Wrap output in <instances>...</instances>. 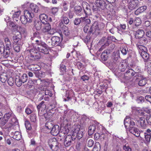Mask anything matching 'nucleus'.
I'll use <instances>...</instances> for the list:
<instances>
[{"label": "nucleus", "instance_id": "nucleus-42", "mask_svg": "<svg viewBox=\"0 0 151 151\" xmlns=\"http://www.w3.org/2000/svg\"><path fill=\"white\" fill-rule=\"evenodd\" d=\"M83 18L82 23L89 24L91 22L90 20L86 17H82Z\"/></svg>", "mask_w": 151, "mask_h": 151}, {"label": "nucleus", "instance_id": "nucleus-6", "mask_svg": "<svg viewBox=\"0 0 151 151\" xmlns=\"http://www.w3.org/2000/svg\"><path fill=\"white\" fill-rule=\"evenodd\" d=\"M105 27L104 24L102 22H95L90 27V32H94L97 30L102 29Z\"/></svg>", "mask_w": 151, "mask_h": 151}, {"label": "nucleus", "instance_id": "nucleus-5", "mask_svg": "<svg viewBox=\"0 0 151 151\" xmlns=\"http://www.w3.org/2000/svg\"><path fill=\"white\" fill-rule=\"evenodd\" d=\"M5 46L4 47V54L5 58L8 57L10 53V50L12 48L10 41L8 38L4 39Z\"/></svg>", "mask_w": 151, "mask_h": 151}, {"label": "nucleus", "instance_id": "nucleus-17", "mask_svg": "<svg viewBox=\"0 0 151 151\" xmlns=\"http://www.w3.org/2000/svg\"><path fill=\"white\" fill-rule=\"evenodd\" d=\"M60 130L59 126L58 125H56L52 127L50 133L51 134L54 136H56L59 133Z\"/></svg>", "mask_w": 151, "mask_h": 151}, {"label": "nucleus", "instance_id": "nucleus-64", "mask_svg": "<svg viewBox=\"0 0 151 151\" xmlns=\"http://www.w3.org/2000/svg\"><path fill=\"white\" fill-rule=\"evenodd\" d=\"M123 148L125 151H131V149L128 145H125L124 146Z\"/></svg>", "mask_w": 151, "mask_h": 151}, {"label": "nucleus", "instance_id": "nucleus-35", "mask_svg": "<svg viewBox=\"0 0 151 151\" xmlns=\"http://www.w3.org/2000/svg\"><path fill=\"white\" fill-rule=\"evenodd\" d=\"M21 82L23 83L26 82L28 80V76L27 74H24L20 78Z\"/></svg>", "mask_w": 151, "mask_h": 151}, {"label": "nucleus", "instance_id": "nucleus-49", "mask_svg": "<svg viewBox=\"0 0 151 151\" xmlns=\"http://www.w3.org/2000/svg\"><path fill=\"white\" fill-rule=\"evenodd\" d=\"M14 81L12 77H10L8 80V83L9 85L10 86H12L14 83Z\"/></svg>", "mask_w": 151, "mask_h": 151}, {"label": "nucleus", "instance_id": "nucleus-18", "mask_svg": "<svg viewBox=\"0 0 151 151\" xmlns=\"http://www.w3.org/2000/svg\"><path fill=\"white\" fill-rule=\"evenodd\" d=\"M51 41L52 45L54 46L56 45H58L59 43L60 38L57 36H54L52 37Z\"/></svg>", "mask_w": 151, "mask_h": 151}, {"label": "nucleus", "instance_id": "nucleus-52", "mask_svg": "<svg viewBox=\"0 0 151 151\" xmlns=\"http://www.w3.org/2000/svg\"><path fill=\"white\" fill-rule=\"evenodd\" d=\"M60 70L62 74H63L66 71V67L65 65H61L60 68Z\"/></svg>", "mask_w": 151, "mask_h": 151}, {"label": "nucleus", "instance_id": "nucleus-8", "mask_svg": "<svg viewBox=\"0 0 151 151\" xmlns=\"http://www.w3.org/2000/svg\"><path fill=\"white\" fill-rule=\"evenodd\" d=\"M30 53L29 57L31 60H35L40 58L41 57L40 53L38 52V50H37L35 48L29 50H27Z\"/></svg>", "mask_w": 151, "mask_h": 151}, {"label": "nucleus", "instance_id": "nucleus-39", "mask_svg": "<svg viewBox=\"0 0 151 151\" xmlns=\"http://www.w3.org/2000/svg\"><path fill=\"white\" fill-rule=\"evenodd\" d=\"M73 96V91L72 90H70L68 92V94H66L68 99L66 100L65 99V101H68L71 99V97Z\"/></svg>", "mask_w": 151, "mask_h": 151}, {"label": "nucleus", "instance_id": "nucleus-63", "mask_svg": "<svg viewBox=\"0 0 151 151\" xmlns=\"http://www.w3.org/2000/svg\"><path fill=\"white\" fill-rule=\"evenodd\" d=\"M144 135L151 136V130L149 129H147L144 132Z\"/></svg>", "mask_w": 151, "mask_h": 151}, {"label": "nucleus", "instance_id": "nucleus-43", "mask_svg": "<svg viewBox=\"0 0 151 151\" xmlns=\"http://www.w3.org/2000/svg\"><path fill=\"white\" fill-rule=\"evenodd\" d=\"M120 50L122 53L124 55H126L128 52L127 48L126 47H122L121 48Z\"/></svg>", "mask_w": 151, "mask_h": 151}, {"label": "nucleus", "instance_id": "nucleus-9", "mask_svg": "<svg viewBox=\"0 0 151 151\" xmlns=\"http://www.w3.org/2000/svg\"><path fill=\"white\" fill-rule=\"evenodd\" d=\"M48 145L53 151H57L59 149L58 143L55 138L49 139L47 142Z\"/></svg>", "mask_w": 151, "mask_h": 151}, {"label": "nucleus", "instance_id": "nucleus-23", "mask_svg": "<svg viewBox=\"0 0 151 151\" xmlns=\"http://www.w3.org/2000/svg\"><path fill=\"white\" fill-rule=\"evenodd\" d=\"M144 31L142 29H138L136 31L135 36L136 38H139L143 37L144 34Z\"/></svg>", "mask_w": 151, "mask_h": 151}, {"label": "nucleus", "instance_id": "nucleus-7", "mask_svg": "<svg viewBox=\"0 0 151 151\" xmlns=\"http://www.w3.org/2000/svg\"><path fill=\"white\" fill-rule=\"evenodd\" d=\"M42 30L43 32H47L50 35H53L56 32L54 28H51L50 24L48 23L43 24Z\"/></svg>", "mask_w": 151, "mask_h": 151}, {"label": "nucleus", "instance_id": "nucleus-19", "mask_svg": "<svg viewBox=\"0 0 151 151\" xmlns=\"http://www.w3.org/2000/svg\"><path fill=\"white\" fill-rule=\"evenodd\" d=\"M129 129L130 132L133 134L135 136L138 137L139 136V132L137 128L135 127H132L131 128H129Z\"/></svg>", "mask_w": 151, "mask_h": 151}, {"label": "nucleus", "instance_id": "nucleus-3", "mask_svg": "<svg viewBox=\"0 0 151 151\" xmlns=\"http://www.w3.org/2000/svg\"><path fill=\"white\" fill-rule=\"evenodd\" d=\"M24 15L21 16L20 20L22 24H25L28 22H29L32 21L34 14L33 13L27 10L24 11Z\"/></svg>", "mask_w": 151, "mask_h": 151}, {"label": "nucleus", "instance_id": "nucleus-15", "mask_svg": "<svg viewBox=\"0 0 151 151\" xmlns=\"http://www.w3.org/2000/svg\"><path fill=\"white\" fill-rule=\"evenodd\" d=\"M95 5L97 7L104 9L106 4L104 0H96Z\"/></svg>", "mask_w": 151, "mask_h": 151}, {"label": "nucleus", "instance_id": "nucleus-20", "mask_svg": "<svg viewBox=\"0 0 151 151\" xmlns=\"http://www.w3.org/2000/svg\"><path fill=\"white\" fill-rule=\"evenodd\" d=\"M34 25L36 29L37 30H39L41 29L42 27L43 23L41 21L36 20L34 22Z\"/></svg>", "mask_w": 151, "mask_h": 151}, {"label": "nucleus", "instance_id": "nucleus-29", "mask_svg": "<svg viewBox=\"0 0 151 151\" xmlns=\"http://www.w3.org/2000/svg\"><path fill=\"white\" fill-rule=\"evenodd\" d=\"M147 83V79L145 78L142 77L138 82V85L139 86H145Z\"/></svg>", "mask_w": 151, "mask_h": 151}, {"label": "nucleus", "instance_id": "nucleus-22", "mask_svg": "<svg viewBox=\"0 0 151 151\" xmlns=\"http://www.w3.org/2000/svg\"><path fill=\"white\" fill-rule=\"evenodd\" d=\"M11 134L13 135V138L17 140H19L21 138V134L19 132H12Z\"/></svg>", "mask_w": 151, "mask_h": 151}, {"label": "nucleus", "instance_id": "nucleus-56", "mask_svg": "<svg viewBox=\"0 0 151 151\" xmlns=\"http://www.w3.org/2000/svg\"><path fill=\"white\" fill-rule=\"evenodd\" d=\"M144 101V99L142 96L138 97L137 99V101L138 103H142Z\"/></svg>", "mask_w": 151, "mask_h": 151}, {"label": "nucleus", "instance_id": "nucleus-1", "mask_svg": "<svg viewBox=\"0 0 151 151\" xmlns=\"http://www.w3.org/2000/svg\"><path fill=\"white\" fill-rule=\"evenodd\" d=\"M80 127L79 125H74L70 128V126L67 124L65 127H62L61 133L65 134L69 132L71 134H72L73 136L75 137V139L77 137L78 139H80L83 137V130H80Z\"/></svg>", "mask_w": 151, "mask_h": 151}, {"label": "nucleus", "instance_id": "nucleus-55", "mask_svg": "<svg viewBox=\"0 0 151 151\" xmlns=\"http://www.w3.org/2000/svg\"><path fill=\"white\" fill-rule=\"evenodd\" d=\"M145 135V138L146 143H149L150 141L151 136L149 135Z\"/></svg>", "mask_w": 151, "mask_h": 151}, {"label": "nucleus", "instance_id": "nucleus-51", "mask_svg": "<svg viewBox=\"0 0 151 151\" xmlns=\"http://www.w3.org/2000/svg\"><path fill=\"white\" fill-rule=\"evenodd\" d=\"M30 120L32 122H35L36 121V116L35 114H32L30 115Z\"/></svg>", "mask_w": 151, "mask_h": 151}, {"label": "nucleus", "instance_id": "nucleus-36", "mask_svg": "<svg viewBox=\"0 0 151 151\" xmlns=\"http://www.w3.org/2000/svg\"><path fill=\"white\" fill-rule=\"evenodd\" d=\"M15 82L16 85L18 87H20L21 86L22 83L21 82L20 78L19 77L16 78L15 79Z\"/></svg>", "mask_w": 151, "mask_h": 151}, {"label": "nucleus", "instance_id": "nucleus-2", "mask_svg": "<svg viewBox=\"0 0 151 151\" xmlns=\"http://www.w3.org/2000/svg\"><path fill=\"white\" fill-rule=\"evenodd\" d=\"M33 40L35 42V49L38 50L39 51L42 52L44 54H47L49 53V48L47 45L44 42H41L36 39V38H34Z\"/></svg>", "mask_w": 151, "mask_h": 151}, {"label": "nucleus", "instance_id": "nucleus-26", "mask_svg": "<svg viewBox=\"0 0 151 151\" xmlns=\"http://www.w3.org/2000/svg\"><path fill=\"white\" fill-rule=\"evenodd\" d=\"M136 45L139 50V52L140 54L141 52L147 51V48L143 45L137 44Z\"/></svg>", "mask_w": 151, "mask_h": 151}, {"label": "nucleus", "instance_id": "nucleus-16", "mask_svg": "<svg viewBox=\"0 0 151 151\" xmlns=\"http://www.w3.org/2000/svg\"><path fill=\"white\" fill-rule=\"evenodd\" d=\"M9 18V17H7L6 19H5V20L6 22L10 27H12V30H14V31H17V32L18 30L19 26H18L17 24H15L14 23L12 22H9V21H7L6 19H8Z\"/></svg>", "mask_w": 151, "mask_h": 151}, {"label": "nucleus", "instance_id": "nucleus-53", "mask_svg": "<svg viewBox=\"0 0 151 151\" xmlns=\"http://www.w3.org/2000/svg\"><path fill=\"white\" fill-rule=\"evenodd\" d=\"M25 127L26 129L28 130H30L31 128V127L30 123L28 121H26L25 123Z\"/></svg>", "mask_w": 151, "mask_h": 151}, {"label": "nucleus", "instance_id": "nucleus-47", "mask_svg": "<svg viewBox=\"0 0 151 151\" xmlns=\"http://www.w3.org/2000/svg\"><path fill=\"white\" fill-rule=\"evenodd\" d=\"M141 21L140 18L137 17L134 21V23L136 26H138L141 23Z\"/></svg>", "mask_w": 151, "mask_h": 151}, {"label": "nucleus", "instance_id": "nucleus-34", "mask_svg": "<svg viewBox=\"0 0 151 151\" xmlns=\"http://www.w3.org/2000/svg\"><path fill=\"white\" fill-rule=\"evenodd\" d=\"M83 18L82 17L80 18H75L74 21V23L75 25H79L81 23H82Z\"/></svg>", "mask_w": 151, "mask_h": 151}, {"label": "nucleus", "instance_id": "nucleus-14", "mask_svg": "<svg viewBox=\"0 0 151 151\" xmlns=\"http://www.w3.org/2000/svg\"><path fill=\"white\" fill-rule=\"evenodd\" d=\"M138 0H130L128 3V7L130 9L133 10L137 7Z\"/></svg>", "mask_w": 151, "mask_h": 151}, {"label": "nucleus", "instance_id": "nucleus-12", "mask_svg": "<svg viewBox=\"0 0 151 151\" xmlns=\"http://www.w3.org/2000/svg\"><path fill=\"white\" fill-rule=\"evenodd\" d=\"M22 38V35L20 32H17V33L12 37L14 43L17 44H22V43L21 39Z\"/></svg>", "mask_w": 151, "mask_h": 151}, {"label": "nucleus", "instance_id": "nucleus-62", "mask_svg": "<svg viewBox=\"0 0 151 151\" xmlns=\"http://www.w3.org/2000/svg\"><path fill=\"white\" fill-rule=\"evenodd\" d=\"M20 12H21L19 11L15 12L14 13L13 15V17L14 18L19 17L20 14Z\"/></svg>", "mask_w": 151, "mask_h": 151}, {"label": "nucleus", "instance_id": "nucleus-59", "mask_svg": "<svg viewBox=\"0 0 151 151\" xmlns=\"http://www.w3.org/2000/svg\"><path fill=\"white\" fill-rule=\"evenodd\" d=\"M7 122V121L4 119H3L2 118V120L0 122V127H4L5 125Z\"/></svg>", "mask_w": 151, "mask_h": 151}, {"label": "nucleus", "instance_id": "nucleus-4", "mask_svg": "<svg viewBox=\"0 0 151 151\" xmlns=\"http://www.w3.org/2000/svg\"><path fill=\"white\" fill-rule=\"evenodd\" d=\"M102 127L99 123L96 121H94V124L89 126L88 130V134L91 135L96 131L99 132L102 130Z\"/></svg>", "mask_w": 151, "mask_h": 151}, {"label": "nucleus", "instance_id": "nucleus-30", "mask_svg": "<svg viewBox=\"0 0 151 151\" xmlns=\"http://www.w3.org/2000/svg\"><path fill=\"white\" fill-rule=\"evenodd\" d=\"M108 37L107 38L103 37L101 40V42H102V44H104V46H108L110 42V40Z\"/></svg>", "mask_w": 151, "mask_h": 151}, {"label": "nucleus", "instance_id": "nucleus-41", "mask_svg": "<svg viewBox=\"0 0 151 151\" xmlns=\"http://www.w3.org/2000/svg\"><path fill=\"white\" fill-rule=\"evenodd\" d=\"M53 124L52 121L48 122L45 124V127L48 129H51L52 128Z\"/></svg>", "mask_w": 151, "mask_h": 151}, {"label": "nucleus", "instance_id": "nucleus-21", "mask_svg": "<svg viewBox=\"0 0 151 151\" xmlns=\"http://www.w3.org/2000/svg\"><path fill=\"white\" fill-rule=\"evenodd\" d=\"M123 61H126L125 60H123ZM127 64L125 62L123 61L121 62L119 65L118 69L121 72H124L126 69L127 67Z\"/></svg>", "mask_w": 151, "mask_h": 151}, {"label": "nucleus", "instance_id": "nucleus-44", "mask_svg": "<svg viewBox=\"0 0 151 151\" xmlns=\"http://www.w3.org/2000/svg\"><path fill=\"white\" fill-rule=\"evenodd\" d=\"M64 23L66 24H68L69 22V20L68 17L65 16L64 14L62 17Z\"/></svg>", "mask_w": 151, "mask_h": 151}, {"label": "nucleus", "instance_id": "nucleus-25", "mask_svg": "<svg viewBox=\"0 0 151 151\" xmlns=\"http://www.w3.org/2000/svg\"><path fill=\"white\" fill-rule=\"evenodd\" d=\"M40 21H41L42 23L44 24L46 23L48 21L47 17V15L44 14H41L40 15Z\"/></svg>", "mask_w": 151, "mask_h": 151}, {"label": "nucleus", "instance_id": "nucleus-50", "mask_svg": "<svg viewBox=\"0 0 151 151\" xmlns=\"http://www.w3.org/2000/svg\"><path fill=\"white\" fill-rule=\"evenodd\" d=\"M131 108L132 111L133 112H137L139 113L141 111L140 110L139 108L136 107L135 106H132L131 107Z\"/></svg>", "mask_w": 151, "mask_h": 151}, {"label": "nucleus", "instance_id": "nucleus-10", "mask_svg": "<svg viewBox=\"0 0 151 151\" xmlns=\"http://www.w3.org/2000/svg\"><path fill=\"white\" fill-rule=\"evenodd\" d=\"M71 133L69 132L68 133L65 134H68V135L65 137L64 141V144L66 147H68L71 145L72 142L75 139V137L73 136Z\"/></svg>", "mask_w": 151, "mask_h": 151}, {"label": "nucleus", "instance_id": "nucleus-31", "mask_svg": "<svg viewBox=\"0 0 151 151\" xmlns=\"http://www.w3.org/2000/svg\"><path fill=\"white\" fill-rule=\"evenodd\" d=\"M145 69L148 73L151 75V63L147 62L145 64Z\"/></svg>", "mask_w": 151, "mask_h": 151}, {"label": "nucleus", "instance_id": "nucleus-38", "mask_svg": "<svg viewBox=\"0 0 151 151\" xmlns=\"http://www.w3.org/2000/svg\"><path fill=\"white\" fill-rule=\"evenodd\" d=\"M101 130H99V132L96 131V132L94 135V138L95 140H98L100 139V134Z\"/></svg>", "mask_w": 151, "mask_h": 151}, {"label": "nucleus", "instance_id": "nucleus-60", "mask_svg": "<svg viewBox=\"0 0 151 151\" xmlns=\"http://www.w3.org/2000/svg\"><path fill=\"white\" fill-rule=\"evenodd\" d=\"M84 12L87 15H90L91 14V10L88 7H86V9L84 10Z\"/></svg>", "mask_w": 151, "mask_h": 151}, {"label": "nucleus", "instance_id": "nucleus-48", "mask_svg": "<svg viewBox=\"0 0 151 151\" xmlns=\"http://www.w3.org/2000/svg\"><path fill=\"white\" fill-rule=\"evenodd\" d=\"M22 44H17L15 45L14 46V50L17 52H19L20 50V45Z\"/></svg>", "mask_w": 151, "mask_h": 151}, {"label": "nucleus", "instance_id": "nucleus-11", "mask_svg": "<svg viewBox=\"0 0 151 151\" xmlns=\"http://www.w3.org/2000/svg\"><path fill=\"white\" fill-rule=\"evenodd\" d=\"M124 124L126 128H131L135 125L133 120L129 116H126L124 121Z\"/></svg>", "mask_w": 151, "mask_h": 151}, {"label": "nucleus", "instance_id": "nucleus-37", "mask_svg": "<svg viewBox=\"0 0 151 151\" xmlns=\"http://www.w3.org/2000/svg\"><path fill=\"white\" fill-rule=\"evenodd\" d=\"M44 102L42 101L37 106V108L38 110L40 109V108H42V109H45L46 108V106L44 104Z\"/></svg>", "mask_w": 151, "mask_h": 151}, {"label": "nucleus", "instance_id": "nucleus-24", "mask_svg": "<svg viewBox=\"0 0 151 151\" xmlns=\"http://www.w3.org/2000/svg\"><path fill=\"white\" fill-rule=\"evenodd\" d=\"M32 12L35 13H37L39 10L38 6L36 4L33 3H31L29 6Z\"/></svg>", "mask_w": 151, "mask_h": 151}, {"label": "nucleus", "instance_id": "nucleus-33", "mask_svg": "<svg viewBox=\"0 0 151 151\" xmlns=\"http://www.w3.org/2000/svg\"><path fill=\"white\" fill-rule=\"evenodd\" d=\"M13 114L11 112H9L6 114L4 116L3 118V119L8 121V120L12 119Z\"/></svg>", "mask_w": 151, "mask_h": 151}, {"label": "nucleus", "instance_id": "nucleus-13", "mask_svg": "<svg viewBox=\"0 0 151 151\" xmlns=\"http://www.w3.org/2000/svg\"><path fill=\"white\" fill-rule=\"evenodd\" d=\"M138 125L142 129H145L147 127L146 119L145 118L141 117L137 120Z\"/></svg>", "mask_w": 151, "mask_h": 151}, {"label": "nucleus", "instance_id": "nucleus-32", "mask_svg": "<svg viewBox=\"0 0 151 151\" xmlns=\"http://www.w3.org/2000/svg\"><path fill=\"white\" fill-rule=\"evenodd\" d=\"M140 54L145 61L147 60L149 58V55L146 52V51L141 52Z\"/></svg>", "mask_w": 151, "mask_h": 151}, {"label": "nucleus", "instance_id": "nucleus-45", "mask_svg": "<svg viewBox=\"0 0 151 151\" xmlns=\"http://www.w3.org/2000/svg\"><path fill=\"white\" fill-rule=\"evenodd\" d=\"M7 79V77L6 75H1L0 76V81L2 83H4Z\"/></svg>", "mask_w": 151, "mask_h": 151}, {"label": "nucleus", "instance_id": "nucleus-57", "mask_svg": "<svg viewBox=\"0 0 151 151\" xmlns=\"http://www.w3.org/2000/svg\"><path fill=\"white\" fill-rule=\"evenodd\" d=\"M90 29V27L89 26L86 25L83 28V31L85 33H87L88 32L91 33L89 31Z\"/></svg>", "mask_w": 151, "mask_h": 151}, {"label": "nucleus", "instance_id": "nucleus-27", "mask_svg": "<svg viewBox=\"0 0 151 151\" xmlns=\"http://www.w3.org/2000/svg\"><path fill=\"white\" fill-rule=\"evenodd\" d=\"M147 9V7L146 6H141L135 11L134 14L136 15H138L140 13L145 11Z\"/></svg>", "mask_w": 151, "mask_h": 151}, {"label": "nucleus", "instance_id": "nucleus-54", "mask_svg": "<svg viewBox=\"0 0 151 151\" xmlns=\"http://www.w3.org/2000/svg\"><path fill=\"white\" fill-rule=\"evenodd\" d=\"M18 31L17 32H22L23 33L26 32V30L25 28L21 26H19Z\"/></svg>", "mask_w": 151, "mask_h": 151}, {"label": "nucleus", "instance_id": "nucleus-46", "mask_svg": "<svg viewBox=\"0 0 151 151\" xmlns=\"http://www.w3.org/2000/svg\"><path fill=\"white\" fill-rule=\"evenodd\" d=\"M76 65L79 69L82 70L84 67V65L81 62H78L76 63Z\"/></svg>", "mask_w": 151, "mask_h": 151}, {"label": "nucleus", "instance_id": "nucleus-40", "mask_svg": "<svg viewBox=\"0 0 151 151\" xmlns=\"http://www.w3.org/2000/svg\"><path fill=\"white\" fill-rule=\"evenodd\" d=\"M81 7L80 6H76L74 8L75 12L76 14H78L81 12Z\"/></svg>", "mask_w": 151, "mask_h": 151}, {"label": "nucleus", "instance_id": "nucleus-28", "mask_svg": "<svg viewBox=\"0 0 151 151\" xmlns=\"http://www.w3.org/2000/svg\"><path fill=\"white\" fill-rule=\"evenodd\" d=\"M139 39L138 41V43L139 44H142L143 45H146L148 42L147 39L143 36Z\"/></svg>", "mask_w": 151, "mask_h": 151}, {"label": "nucleus", "instance_id": "nucleus-61", "mask_svg": "<svg viewBox=\"0 0 151 151\" xmlns=\"http://www.w3.org/2000/svg\"><path fill=\"white\" fill-rule=\"evenodd\" d=\"M45 95H48L50 96H51L52 95L51 91L47 89L45 90Z\"/></svg>", "mask_w": 151, "mask_h": 151}, {"label": "nucleus", "instance_id": "nucleus-58", "mask_svg": "<svg viewBox=\"0 0 151 151\" xmlns=\"http://www.w3.org/2000/svg\"><path fill=\"white\" fill-rule=\"evenodd\" d=\"M94 144V142L92 139H89L87 142V146L89 147H91Z\"/></svg>", "mask_w": 151, "mask_h": 151}]
</instances>
